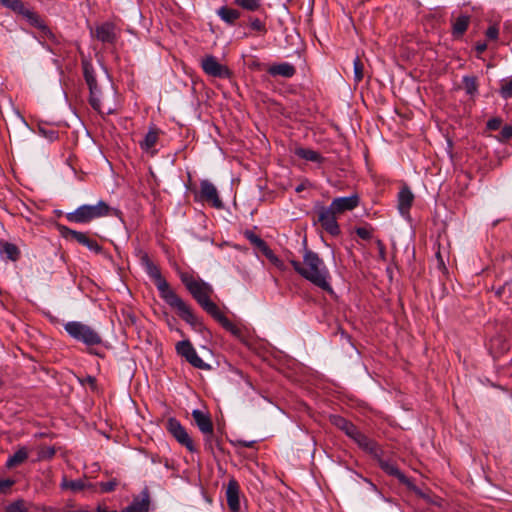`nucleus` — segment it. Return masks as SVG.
<instances>
[{
  "instance_id": "f03ea898",
  "label": "nucleus",
  "mask_w": 512,
  "mask_h": 512,
  "mask_svg": "<svg viewBox=\"0 0 512 512\" xmlns=\"http://www.w3.org/2000/svg\"><path fill=\"white\" fill-rule=\"evenodd\" d=\"M293 269L305 280L311 282L323 291L333 294L330 284V273L322 258L305 247L303 252V263L297 260H290Z\"/></svg>"
},
{
  "instance_id": "cd10ccee",
  "label": "nucleus",
  "mask_w": 512,
  "mask_h": 512,
  "mask_svg": "<svg viewBox=\"0 0 512 512\" xmlns=\"http://www.w3.org/2000/svg\"><path fill=\"white\" fill-rule=\"evenodd\" d=\"M330 421L335 427L343 431L347 437L350 435L351 431L356 426L351 421L347 420L346 418L340 415H331Z\"/></svg>"
},
{
  "instance_id": "1a4fd4ad",
  "label": "nucleus",
  "mask_w": 512,
  "mask_h": 512,
  "mask_svg": "<svg viewBox=\"0 0 512 512\" xmlns=\"http://www.w3.org/2000/svg\"><path fill=\"white\" fill-rule=\"evenodd\" d=\"M201 68L211 77L229 79L232 76L231 70L219 63L217 58L213 55H206L201 59Z\"/></svg>"
},
{
  "instance_id": "3c124183",
  "label": "nucleus",
  "mask_w": 512,
  "mask_h": 512,
  "mask_svg": "<svg viewBox=\"0 0 512 512\" xmlns=\"http://www.w3.org/2000/svg\"><path fill=\"white\" fill-rule=\"evenodd\" d=\"M269 261L280 269H283V267H284L282 260H280L276 255L273 256V258Z\"/></svg>"
},
{
  "instance_id": "13d9d810",
  "label": "nucleus",
  "mask_w": 512,
  "mask_h": 512,
  "mask_svg": "<svg viewBox=\"0 0 512 512\" xmlns=\"http://www.w3.org/2000/svg\"><path fill=\"white\" fill-rule=\"evenodd\" d=\"M305 188H306V185H305L304 183H301V184H299V185L295 188V191H296L297 193H299V192L303 191Z\"/></svg>"
},
{
  "instance_id": "8fccbe9b",
  "label": "nucleus",
  "mask_w": 512,
  "mask_h": 512,
  "mask_svg": "<svg viewBox=\"0 0 512 512\" xmlns=\"http://www.w3.org/2000/svg\"><path fill=\"white\" fill-rule=\"evenodd\" d=\"M264 256L268 259V260H271L273 258V256H275V253L270 249L269 246H267L265 249H263V251H261Z\"/></svg>"
},
{
  "instance_id": "4be33fe9",
  "label": "nucleus",
  "mask_w": 512,
  "mask_h": 512,
  "mask_svg": "<svg viewBox=\"0 0 512 512\" xmlns=\"http://www.w3.org/2000/svg\"><path fill=\"white\" fill-rule=\"evenodd\" d=\"M217 16L227 25L234 26L236 21L240 18L241 13L239 10L228 7L226 5L219 7L216 10Z\"/></svg>"
},
{
  "instance_id": "c85d7f7f",
  "label": "nucleus",
  "mask_w": 512,
  "mask_h": 512,
  "mask_svg": "<svg viewBox=\"0 0 512 512\" xmlns=\"http://www.w3.org/2000/svg\"><path fill=\"white\" fill-rule=\"evenodd\" d=\"M0 246V253L2 254V256L11 261L18 260L20 256V251L15 244L9 242H0Z\"/></svg>"
},
{
  "instance_id": "20e7f679",
  "label": "nucleus",
  "mask_w": 512,
  "mask_h": 512,
  "mask_svg": "<svg viewBox=\"0 0 512 512\" xmlns=\"http://www.w3.org/2000/svg\"><path fill=\"white\" fill-rule=\"evenodd\" d=\"M110 207L109 205L103 201L100 200L95 205H81L73 212H69L66 214V218L71 223H78V224H86L94 219L105 217L109 215Z\"/></svg>"
},
{
  "instance_id": "412c9836",
  "label": "nucleus",
  "mask_w": 512,
  "mask_h": 512,
  "mask_svg": "<svg viewBox=\"0 0 512 512\" xmlns=\"http://www.w3.org/2000/svg\"><path fill=\"white\" fill-rule=\"evenodd\" d=\"M414 201V195L408 187H403L398 193V209L401 215H406Z\"/></svg>"
},
{
  "instance_id": "c9c22d12",
  "label": "nucleus",
  "mask_w": 512,
  "mask_h": 512,
  "mask_svg": "<svg viewBox=\"0 0 512 512\" xmlns=\"http://www.w3.org/2000/svg\"><path fill=\"white\" fill-rule=\"evenodd\" d=\"M0 3L18 14H21L26 8L20 0H0Z\"/></svg>"
},
{
  "instance_id": "2eb2a0df",
  "label": "nucleus",
  "mask_w": 512,
  "mask_h": 512,
  "mask_svg": "<svg viewBox=\"0 0 512 512\" xmlns=\"http://www.w3.org/2000/svg\"><path fill=\"white\" fill-rule=\"evenodd\" d=\"M240 486L238 481L235 478H231L228 481L226 487V500L227 505L232 512H239L240 510Z\"/></svg>"
},
{
  "instance_id": "f704fd0d",
  "label": "nucleus",
  "mask_w": 512,
  "mask_h": 512,
  "mask_svg": "<svg viewBox=\"0 0 512 512\" xmlns=\"http://www.w3.org/2000/svg\"><path fill=\"white\" fill-rule=\"evenodd\" d=\"M354 68V81L360 83L364 77V64L359 57H356L353 61Z\"/></svg>"
},
{
  "instance_id": "de8ad7c7",
  "label": "nucleus",
  "mask_w": 512,
  "mask_h": 512,
  "mask_svg": "<svg viewBox=\"0 0 512 512\" xmlns=\"http://www.w3.org/2000/svg\"><path fill=\"white\" fill-rule=\"evenodd\" d=\"M14 485V480L3 479L0 480V493H4L7 489Z\"/></svg>"
},
{
  "instance_id": "f3484780",
  "label": "nucleus",
  "mask_w": 512,
  "mask_h": 512,
  "mask_svg": "<svg viewBox=\"0 0 512 512\" xmlns=\"http://www.w3.org/2000/svg\"><path fill=\"white\" fill-rule=\"evenodd\" d=\"M213 318L228 332L239 339L241 342L246 343L244 331L232 323L220 310L213 316Z\"/></svg>"
},
{
  "instance_id": "393cba45",
  "label": "nucleus",
  "mask_w": 512,
  "mask_h": 512,
  "mask_svg": "<svg viewBox=\"0 0 512 512\" xmlns=\"http://www.w3.org/2000/svg\"><path fill=\"white\" fill-rule=\"evenodd\" d=\"M159 137V130L156 128H150L144 139L139 142V145L143 151L150 152L156 145Z\"/></svg>"
},
{
  "instance_id": "473e14b6",
  "label": "nucleus",
  "mask_w": 512,
  "mask_h": 512,
  "mask_svg": "<svg viewBox=\"0 0 512 512\" xmlns=\"http://www.w3.org/2000/svg\"><path fill=\"white\" fill-rule=\"evenodd\" d=\"M234 4L244 10L254 12L262 7V0H234Z\"/></svg>"
},
{
  "instance_id": "7ed1b4c3",
  "label": "nucleus",
  "mask_w": 512,
  "mask_h": 512,
  "mask_svg": "<svg viewBox=\"0 0 512 512\" xmlns=\"http://www.w3.org/2000/svg\"><path fill=\"white\" fill-rule=\"evenodd\" d=\"M180 278L193 298L211 317L220 310L216 303L210 300V295L213 293L211 285L201 279H196L189 273H182Z\"/></svg>"
},
{
  "instance_id": "2f4dec72",
  "label": "nucleus",
  "mask_w": 512,
  "mask_h": 512,
  "mask_svg": "<svg viewBox=\"0 0 512 512\" xmlns=\"http://www.w3.org/2000/svg\"><path fill=\"white\" fill-rule=\"evenodd\" d=\"M463 89L466 94L474 97L478 93V81L476 76H464L462 79Z\"/></svg>"
},
{
  "instance_id": "ea45409f",
  "label": "nucleus",
  "mask_w": 512,
  "mask_h": 512,
  "mask_svg": "<svg viewBox=\"0 0 512 512\" xmlns=\"http://www.w3.org/2000/svg\"><path fill=\"white\" fill-rule=\"evenodd\" d=\"M249 25L252 30H255V31H258L261 33H266V31H267L265 23L263 21H261L259 18H250Z\"/></svg>"
},
{
  "instance_id": "4c0bfd02",
  "label": "nucleus",
  "mask_w": 512,
  "mask_h": 512,
  "mask_svg": "<svg viewBox=\"0 0 512 512\" xmlns=\"http://www.w3.org/2000/svg\"><path fill=\"white\" fill-rule=\"evenodd\" d=\"M55 453L56 450L53 446H41L38 450V460H50Z\"/></svg>"
},
{
  "instance_id": "b1692460",
  "label": "nucleus",
  "mask_w": 512,
  "mask_h": 512,
  "mask_svg": "<svg viewBox=\"0 0 512 512\" xmlns=\"http://www.w3.org/2000/svg\"><path fill=\"white\" fill-rule=\"evenodd\" d=\"M268 73L271 76H282L284 78H291L295 75V67L287 62L275 64L269 67Z\"/></svg>"
},
{
  "instance_id": "a878e982",
  "label": "nucleus",
  "mask_w": 512,
  "mask_h": 512,
  "mask_svg": "<svg viewBox=\"0 0 512 512\" xmlns=\"http://www.w3.org/2000/svg\"><path fill=\"white\" fill-rule=\"evenodd\" d=\"M470 23V17L460 15L452 24V34L455 38H460L467 30Z\"/></svg>"
},
{
  "instance_id": "6e6d98bb",
  "label": "nucleus",
  "mask_w": 512,
  "mask_h": 512,
  "mask_svg": "<svg viewBox=\"0 0 512 512\" xmlns=\"http://www.w3.org/2000/svg\"><path fill=\"white\" fill-rule=\"evenodd\" d=\"M95 382H96L95 378L93 376H90V375L86 376L85 379H83L81 381L82 384L88 383V384H90L92 386L95 385Z\"/></svg>"
},
{
  "instance_id": "37998d69",
  "label": "nucleus",
  "mask_w": 512,
  "mask_h": 512,
  "mask_svg": "<svg viewBox=\"0 0 512 512\" xmlns=\"http://www.w3.org/2000/svg\"><path fill=\"white\" fill-rule=\"evenodd\" d=\"M502 140H509L512 138V125H505L500 132Z\"/></svg>"
},
{
  "instance_id": "9b49d317",
  "label": "nucleus",
  "mask_w": 512,
  "mask_h": 512,
  "mask_svg": "<svg viewBox=\"0 0 512 512\" xmlns=\"http://www.w3.org/2000/svg\"><path fill=\"white\" fill-rule=\"evenodd\" d=\"M318 221L322 228L332 236L340 234V227L336 220V213L328 206L317 207Z\"/></svg>"
},
{
  "instance_id": "e2e57ef3",
  "label": "nucleus",
  "mask_w": 512,
  "mask_h": 512,
  "mask_svg": "<svg viewBox=\"0 0 512 512\" xmlns=\"http://www.w3.org/2000/svg\"><path fill=\"white\" fill-rule=\"evenodd\" d=\"M65 512H90L89 510H70Z\"/></svg>"
},
{
  "instance_id": "864d4df0",
  "label": "nucleus",
  "mask_w": 512,
  "mask_h": 512,
  "mask_svg": "<svg viewBox=\"0 0 512 512\" xmlns=\"http://www.w3.org/2000/svg\"><path fill=\"white\" fill-rule=\"evenodd\" d=\"M269 261L280 269H283V267H284L282 260H280L276 255L273 256V258Z\"/></svg>"
},
{
  "instance_id": "9d476101",
  "label": "nucleus",
  "mask_w": 512,
  "mask_h": 512,
  "mask_svg": "<svg viewBox=\"0 0 512 512\" xmlns=\"http://www.w3.org/2000/svg\"><path fill=\"white\" fill-rule=\"evenodd\" d=\"M58 229L64 238H71L95 253H100L102 251V247L98 242L89 238L86 233L75 231L64 225H59Z\"/></svg>"
},
{
  "instance_id": "79ce46f5",
  "label": "nucleus",
  "mask_w": 512,
  "mask_h": 512,
  "mask_svg": "<svg viewBox=\"0 0 512 512\" xmlns=\"http://www.w3.org/2000/svg\"><path fill=\"white\" fill-rule=\"evenodd\" d=\"M502 125V120L499 117L491 118L487 121L486 127L490 131L498 130Z\"/></svg>"
},
{
  "instance_id": "680f3d73",
  "label": "nucleus",
  "mask_w": 512,
  "mask_h": 512,
  "mask_svg": "<svg viewBox=\"0 0 512 512\" xmlns=\"http://www.w3.org/2000/svg\"><path fill=\"white\" fill-rule=\"evenodd\" d=\"M379 244V247H380V254L383 256L384 255V246L381 242L378 243Z\"/></svg>"
},
{
  "instance_id": "72a5a7b5",
  "label": "nucleus",
  "mask_w": 512,
  "mask_h": 512,
  "mask_svg": "<svg viewBox=\"0 0 512 512\" xmlns=\"http://www.w3.org/2000/svg\"><path fill=\"white\" fill-rule=\"evenodd\" d=\"M244 236L246 237L247 240H249V242L253 246H255L260 251H263V249H265L268 246L267 243L262 238H260L258 235H256L254 232L250 230L245 231Z\"/></svg>"
},
{
  "instance_id": "052dcab7",
  "label": "nucleus",
  "mask_w": 512,
  "mask_h": 512,
  "mask_svg": "<svg viewBox=\"0 0 512 512\" xmlns=\"http://www.w3.org/2000/svg\"><path fill=\"white\" fill-rule=\"evenodd\" d=\"M253 443H254L253 441H251V442H243V446L250 448V447L253 446Z\"/></svg>"
},
{
  "instance_id": "4468645a",
  "label": "nucleus",
  "mask_w": 512,
  "mask_h": 512,
  "mask_svg": "<svg viewBox=\"0 0 512 512\" xmlns=\"http://www.w3.org/2000/svg\"><path fill=\"white\" fill-rule=\"evenodd\" d=\"M359 204L358 195L354 194L347 197H338L333 199L329 207L336 213L341 214L355 209Z\"/></svg>"
},
{
  "instance_id": "a19ab883",
  "label": "nucleus",
  "mask_w": 512,
  "mask_h": 512,
  "mask_svg": "<svg viewBox=\"0 0 512 512\" xmlns=\"http://www.w3.org/2000/svg\"><path fill=\"white\" fill-rule=\"evenodd\" d=\"M6 512H28V510L25 507L24 502L22 500H18L11 503L7 507Z\"/></svg>"
},
{
  "instance_id": "39448f33",
  "label": "nucleus",
  "mask_w": 512,
  "mask_h": 512,
  "mask_svg": "<svg viewBox=\"0 0 512 512\" xmlns=\"http://www.w3.org/2000/svg\"><path fill=\"white\" fill-rule=\"evenodd\" d=\"M64 330L71 338L87 346H94L102 343L100 334L89 325L80 321H69L65 323Z\"/></svg>"
},
{
  "instance_id": "f8f14e48",
  "label": "nucleus",
  "mask_w": 512,
  "mask_h": 512,
  "mask_svg": "<svg viewBox=\"0 0 512 512\" xmlns=\"http://www.w3.org/2000/svg\"><path fill=\"white\" fill-rule=\"evenodd\" d=\"M200 198L217 209L223 208V202L219 197L217 188L207 179L200 182Z\"/></svg>"
},
{
  "instance_id": "6e6552de",
  "label": "nucleus",
  "mask_w": 512,
  "mask_h": 512,
  "mask_svg": "<svg viewBox=\"0 0 512 512\" xmlns=\"http://www.w3.org/2000/svg\"><path fill=\"white\" fill-rule=\"evenodd\" d=\"M176 352L193 367L201 370H210L211 366L204 362L197 354L189 340H182L176 344Z\"/></svg>"
},
{
  "instance_id": "603ef678",
  "label": "nucleus",
  "mask_w": 512,
  "mask_h": 512,
  "mask_svg": "<svg viewBox=\"0 0 512 512\" xmlns=\"http://www.w3.org/2000/svg\"><path fill=\"white\" fill-rule=\"evenodd\" d=\"M269 261L280 269H283V267H284L282 260H280L276 255L273 256V258Z\"/></svg>"
},
{
  "instance_id": "c756f323",
  "label": "nucleus",
  "mask_w": 512,
  "mask_h": 512,
  "mask_svg": "<svg viewBox=\"0 0 512 512\" xmlns=\"http://www.w3.org/2000/svg\"><path fill=\"white\" fill-rule=\"evenodd\" d=\"M28 458V451L25 447L19 448L13 455H11L6 462L7 468H13L22 464Z\"/></svg>"
},
{
  "instance_id": "a18cd8bd",
  "label": "nucleus",
  "mask_w": 512,
  "mask_h": 512,
  "mask_svg": "<svg viewBox=\"0 0 512 512\" xmlns=\"http://www.w3.org/2000/svg\"><path fill=\"white\" fill-rule=\"evenodd\" d=\"M498 35H499V30L496 26H490L486 30V36L490 40H496L498 38Z\"/></svg>"
},
{
  "instance_id": "49530a36",
  "label": "nucleus",
  "mask_w": 512,
  "mask_h": 512,
  "mask_svg": "<svg viewBox=\"0 0 512 512\" xmlns=\"http://www.w3.org/2000/svg\"><path fill=\"white\" fill-rule=\"evenodd\" d=\"M363 435L364 433L361 432L357 426H355L348 437L357 444V442L360 440L361 437H363Z\"/></svg>"
},
{
  "instance_id": "423d86ee",
  "label": "nucleus",
  "mask_w": 512,
  "mask_h": 512,
  "mask_svg": "<svg viewBox=\"0 0 512 512\" xmlns=\"http://www.w3.org/2000/svg\"><path fill=\"white\" fill-rule=\"evenodd\" d=\"M81 64L83 69V76L89 88V103L95 111L101 112V89L97 83L93 64L88 59H83Z\"/></svg>"
},
{
  "instance_id": "5701e85b",
  "label": "nucleus",
  "mask_w": 512,
  "mask_h": 512,
  "mask_svg": "<svg viewBox=\"0 0 512 512\" xmlns=\"http://www.w3.org/2000/svg\"><path fill=\"white\" fill-rule=\"evenodd\" d=\"M357 445L360 449L370 454L372 457H378L379 455L383 454V450L378 445V443L365 434L357 442Z\"/></svg>"
},
{
  "instance_id": "e433bc0d",
  "label": "nucleus",
  "mask_w": 512,
  "mask_h": 512,
  "mask_svg": "<svg viewBox=\"0 0 512 512\" xmlns=\"http://www.w3.org/2000/svg\"><path fill=\"white\" fill-rule=\"evenodd\" d=\"M500 96L507 100L512 97V79L509 80H502L501 81V87L499 89Z\"/></svg>"
},
{
  "instance_id": "5fc2aeb1",
  "label": "nucleus",
  "mask_w": 512,
  "mask_h": 512,
  "mask_svg": "<svg viewBox=\"0 0 512 512\" xmlns=\"http://www.w3.org/2000/svg\"><path fill=\"white\" fill-rule=\"evenodd\" d=\"M41 133H43L46 137H48L50 140H53L57 137L56 131H49L48 133L44 131L43 129H40Z\"/></svg>"
},
{
  "instance_id": "09e8293b",
  "label": "nucleus",
  "mask_w": 512,
  "mask_h": 512,
  "mask_svg": "<svg viewBox=\"0 0 512 512\" xmlns=\"http://www.w3.org/2000/svg\"><path fill=\"white\" fill-rule=\"evenodd\" d=\"M487 49V44L485 42H478L475 46V50L477 52L478 55L482 54L483 52H485Z\"/></svg>"
},
{
  "instance_id": "4d7b16f0",
  "label": "nucleus",
  "mask_w": 512,
  "mask_h": 512,
  "mask_svg": "<svg viewBox=\"0 0 512 512\" xmlns=\"http://www.w3.org/2000/svg\"><path fill=\"white\" fill-rule=\"evenodd\" d=\"M86 489H90L92 491H96V484L86 482Z\"/></svg>"
},
{
  "instance_id": "58836bf2",
  "label": "nucleus",
  "mask_w": 512,
  "mask_h": 512,
  "mask_svg": "<svg viewBox=\"0 0 512 512\" xmlns=\"http://www.w3.org/2000/svg\"><path fill=\"white\" fill-rule=\"evenodd\" d=\"M118 480L117 479H111L107 482H100L98 485L100 487V491L102 493H109V492H112L116 489V487L118 486Z\"/></svg>"
},
{
  "instance_id": "a211bd4d",
  "label": "nucleus",
  "mask_w": 512,
  "mask_h": 512,
  "mask_svg": "<svg viewBox=\"0 0 512 512\" xmlns=\"http://www.w3.org/2000/svg\"><path fill=\"white\" fill-rule=\"evenodd\" d=\"M192 417H193L198 429L204 435H207V436L213 435V423L211 421L210 416L207 413H205L199 409H195L192 411Z\"/></svg>"
},
{
  "instance_id": "dca6fc26",
  "label": "nucleus",
  "mask_w": 512,
  "mask_h": 512,
  "mask_svg": "<svg viewBox=\"0 0 512 512\" xmlns=\"http://www.w3.org/2000/svg\"><path fill=\"white\" fill-rule=\"evenodd\" d=\"M21 15H23L31 25L40 29L43 37H47L55 43L57 42L54 33L44 24L43 20L39 17L37 13L33 12L28 8H25Z\"/></svg>"
},
{
  "instance_id": "f257e3e1",
  "label": "nucleus",
  "mask_w": 512,
  "mask_h": 512,
  "mask_svg": "<svg viewBox=\"0 0 512 512\" xmlns=\"http://www.w3.org/2000/svg\"><path fill=\"white\" fill-rule=\"evenodd\" d=\"M142 266L147 275L157 287L160 297L171 308L176 309L179 317L187 322L193 329L201 330L203 328L202 321L193 313L191 308L171 289L169 283L162 276L159 267L154 264L147 253H143L140 257Z\"/></svg>"
},
{
  "instance_id": "6ab92c4d",
  "label": "nucleus",
  "mask_w": 512,
  "mask_h": 512,
  "mask_svg": "<svg viewBox=\"0 0 512 512\" xmlns=\"http://www.w3.org/2000/svg\"><path fill=\"white\" fill-rule=\"evenodd\" d=\"M149 506V493L147 490H144L140 496L134 497L131 504L125 507L121 512H148Z\"/></svg>"
},
{
  "instance_id": "aec40b11",
  "label": "nucleus",
  "mask_w": 512,
  "mask_h": 512,
  "mask_svg": "<svg viewBox=\"0 0 512 512\" xmlns=\"http://www.w3.org/2000/svg\"><path fill=\"white\" fill-rule=\"evenodd\" d=\"M378 461V464L380 468L387 473L390 476H393L400 480L401 482L405 483L407 481L406 476L400 471L398 466L393 463L392 461L385 460L382 458V455H379L378 457H373Z\"/></svg>"
},
{
  "instance_id": "bf43d9fd",
  "label": "nucleus",
  "mask_w": 512,
  "mask_h": 512,
  "mask_svg": "<svg viewBox=\"0 0 512 512\" xmlns=\"http://www.w3.org/2000/svg\"><path fill=\"white\" fill-rule=\"evenodd\" d=\"M96 512H117V511H114V510H113V511H109V510H107L105 507H103V506L99 505V506L97 507V509H96Z\"/></svg>"
},
{
  "instance_id": "7c9ffc66",
  "label": "nucleus",
  "mask_w": 512,
  "mask_h": 512,
  "mask_svg": "<svg viewBox=\"0 0 512 512\" xmlns=\"http://www.w3.org/2000/svg\"><path fill=\"white\" fill-rule=\"evenodd\" d=\"M60 487L63 490L69 489L72 492H79L86 489V481L83 479L68 480L66 477H63Z\"/></svg>"
},
{
  "instance_id": "ddd939ff",
  "label": "nucleus",
  "mask_w": 512,
  "mask_h": 512,
  "mask_svg": "<svg viewBox=\"0 0 512 512\" xmlns=\"http://www.w3.org/2000/svg\"><path fill=\"white\" fill-rule=\"evenodd\" d=\"M115 29L113 23L104 22L91 30V35L104 44H114L117 39Z\"/></svg>"
},
{
  "instance_id": "bb28decb",
  "label": "nucleus",
  "mask_w": 512,
  "mask_h": 512,
  "mask_svg": "<svg viewBox=\"0 0 512 512\" xmlns=\"http://www.w3.org/2000/svg\"><path fill=\"white\" fill-rule=\"evenodd\" d=\"M295 155L298 157L311 162L322 163L324 161L323 156L315 150L298 147L295 149Z\"/></svg>"
},
{
  "instance_id": "0eeeda50",
  "label": "nucleus",
  "mask_w": 512,
  "mask_h": 512,
  "mask_svg": "<svg viewBox=\"0 0 512 512\" xmlns=\"http://www.w3.org/2000/svg\"><path fill=\"white\" fill-rule=\"evenodd\" d=\"M165 428L177 440L179 444L185 446L190 452L196 451L191 437L179 420L174 417L168 418L165 423Z\"/></svg>"
},
{
  "instance_id": "c03bdc74",
  "label": "nucleus",
  "mask_w": 512,
  "mask_h": 512,
  "mask_svg": "<svg viewBox=\"0 0 512 512\" xmlns=\"http://www.w3.org/2000/svg\"><path fill=\"white\" fill-rule=\"evenodd\" d=\"M356 234L361 239H364V240H369L372 237L371 232L367 228H365V227H358L356 229Z\"/></svg>"
}]
</instances>
